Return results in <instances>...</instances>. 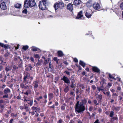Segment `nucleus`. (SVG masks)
Wrapping results in <instances>:
<instances>
[{
	"label": "nucleus",
	"mask_w": 123,
	"mask_h": 123,
	"mask_svg": "<svg viewBox=\"0 0 123 123\" xmlns=\"http://www.w3.org/2000/svg\"><path fill=\"white\" fill-rule=\"evenodd\" d=\"M70 94L73 95L74 97L75 96V94L74 93V92L72 91L71 92Z\"/></svg>",
	"instance_id": "nucleus-47"
},
{
	"label": "nucleus",
	"mask_w": 123,
	"mask_h": 123,
	"mask_svg": "<svg viewBox=\"0 0 123 123\" xmlns=\"http://www.w3.org/2000/svg\"><path fill=\"white\" fill-rule=\"evenodd\" d=\"M100 122L99 121V120L98 119H97L94 123H99Z\"/></svg>",
	"instance_id": "nucleus-51"
},
{
	"label": "nucleus",
	"mask_w": 123,
	"mask_h": 123,
	"mask_svg": "<svg viewBox=\"0 0 123 123\" xmlns=\"http://www.w3.org/2000/svg\"><path fill=\"white\" fill-rule=\"evenodd\" d=\"M48 5L47 0H42L39 3V7L40 9L43 10L46 9L47 6Z\"/></svg>",
	"instance_id": "nucleus-2"
},
{
	"label": "nucleus",
	"mask_w": 123,
	"mask_h": 123,
	"mask_svg": "<svg viewBox=\"0 0 123 123\" xmlns=\"http://www.w3.org/2000/svg\"><path fill=\"white\" fill-rule=\"evenodd\" d=\"M98 111L100 113L102 111V110L101 108H99L98 110Z\"/></svg>",
	"instance_id": "nucleus-61"
},
{
	"label": "nucleus",
	"mask_w": 123,
	"mask_h": 123,
	"mask_svg": "<svg viewBox=\"0 0 123 123\" xmlns=\"http://www.w3.org/2000/svg\"><path fill=\"white\" fill-rule=\"evenodd\" d=\"M32 47H34V48L32 49V50L33 51H37V48L36 47H34L32 46Z\"/></svg>",
	"instance_id": "nucleus-35"
},
{
	"label": "nucleus",
	"mask_w": 123,
	"mask_h": 123,
	"mask_svg": "<svg viewBox=\"0 0 123 123\" xmlns=\"http://www.w3.org/2000/svg\"><path fill=\"white\" fill-rule=\"evenodd\" d=\"M69 90V87L68 86H66L65 87V88L64 90V91L65 92L67 93L68 91Z\"/></svg>",
	"instance_id": "nucleus-24"
},
{
	"label": "nucleus",
	"mask_w": 123,
	"mask_h": 123,
	"mask_svg": "<svg viewBox=\"0 0 123 123\" xmlns=\"http://www.w3.org/2000/svg\"><path fill=\"white\" fill-rule=\"evenodd\" d=\"M117 80L119 81H120L121 80V78H119L118 77H117Z\"/></svg>",
	"instance_id": "nucleus-59"
},
{
	"label": "nucleus",
	"mask_w": 123,
	"mask_h": 123,
	"mask_svg": "<svg viewBox=\"0 0 123 123\" xmlns=\"http://www.w3.org/2000/svg\"><path fill=\"white\" fill-rule=\"evenodd\" d=\"M74 61L75 62H78V60L76 58H75L74 60Z\"/></svg>",
	"instance_id": "nucleus-53"
},
{
	"label": "nucleus",
	"mask_w": 123,
	"mask_h": 123,
	"mask_svg": "<svg viewBox=\"0 0 123 123\" xmlns=\"http://www.w3.org/2000/svg\"><path fill=\"white\" fill-rule=\"evenodd\" d=\"M30 7H32L36 5V3L34 0H30Z\"/></svg>",
	"instance_id": "nucleus-10"
},
{
	"label": "nucleus",
	"mask_w": 123,
	"mask_h": 123,
	"mask_svg": "<svg viewBox=\"0 0 123 123\" xmlns=\"http://www.w3.org/2000/svg\"><path fill=\"white\" fill-rule=\"evenodd\" d=\"M71 83L72 84L70 85L71 87L72 88H75V85L73 81H71Z\"/></svg>",
	"instance_id": "nucleus-27"
},
{
	"label": "nucleus",
	"mask_w": 123,
	"mask_h": 123,
	"mask_svg": "<svg viewBox=\"0 0 123 123\" xmlns=\"http://www.w3.org/2000/svg\"><path fill=\"white\" fill-rule=\"evenodd\" d=\"M114 112L113 111H111L110 114V117H113V116L114 115Z\"/></svg>",
	"instance_id": "nucleus-31"
},
{
	"label": "nucleus",
	"mask_w": 123,
	"mask_h": 123,
	"mask_svg": "<svg viewBox=\"0 0 123 123\" xmlns=\"http://www.w3.org/2000/svg\"><path fill=\"white\" fill-rule=\"evenodd\" d=\"M53 17V16L52 15H49L47 16L48 18H52Z\"/></svg>",
	"instance_id": "nucleus-57"
},
{
	"label": "nucleus",
	"mask_w": 123,
	"mask_h": 123,
	"mask_svg": "<svg viewBox=\"0 0 123 123\" xmlns=\"http://www.w3.org/2000/svg\"><path fill=\"white\" fill-rule=\"evenodd\" d=\"M30 0H25V1L24 7L28 8L30 7Z\"/></svg>",
	"instance_id": "nucleus-8"
},
{
	"label": "nucleus",
	"mask_w": 123,
	"mask_h": 123,
	"mask_svg": "<svg viewBox=\"0 0 123 123\" xmlns=\"http://www.w3.org/2000/svg\"><path fill=\"white\" fill-rule=\"evenodd\" d=\"M92 109L93 108L91 106L89 108V110L90 111H91L92 110Z\"/></svg>",
	"instance_id": "nucleus-55"
},
{
	"label": "nucleus",
	"mask_w": 123,
	"mask_h": 123,
	"mask_svg": "<svg viewBox=\"0 0 123 123\" xmlns=\"http://www.w3.org/2000/svg\"><path fill=\"white\" fill-rule=\"evenodd\" d=\"M61 109L62 110H64L65 109V106L62 105L61 107Z\"/></svg>",
	"instance_id": "nucleus-46"
},
{
	"label": "nucleus",
	"mask_w": 123,
	"mask_h": 123,
	"mask_svg": "<svg viewBox=\"0 0 123 123\" xmlns=\"http://www.w3.org/2000/svg\"><path fill=\"white\" fill-rule=\"evenodd\" d=\"M2 46L3 47H4L5 49H7L8 46L7 45L4 44V45Z\"/></svg>",
	"instance_id": "nucleus-40"
},
{
	"label": "nucleus",
	"mask_w": 123,
	"mask_h": 123,
	"mask_svg": "<svg viewBox=\"0 0 123 123\" xmlns=\"http://www.w3.org/2000/svg\"><path fill=\"white\" fill-rule=\"evenodd\" d=\"M0 7L1 9L4 10H5L6 8L5 4L4 3H2L0 4Z\"/></svg>",
	"instance_id": "nucleus-14"
},
{
	"label": "nucleus",
	"mask_w": 123,
	"mask_h": 123,
	"mask_svg": "<svg viewBox=\"0 0 123 123\" xmlns=\"http://www.w3.org/2000/svg\"><path fill=\"white\" fill-rule=\"evenodd\" d=\"M10 89L8 88L5 89L4 91V92L5 94H8V93H10Z\"/></svg>",
	"instance_id": "nucleus-15"
},
{
	"label": "nucleus",
	"mask_w": 123,
	"mask_h": 123,
	"mask_svg": "<svg viewBox=\"0 0 123 123\" xmlns=\"http://www.w3.org/2000/svg\"><path fill=\"white\" fill-rule=\"evenodd\" d=\"M95 115V114L93 113H92V115L90 116V117L91 118H92V117H93Z\"/></svg>",
	"instance_id": "nucleus-58"
},
{
	"label": "nucleus",
	"mask_w": 123,
	"mask_h": 123,
	"mask_svg": "<svg viewBox=\"0 0 123 123\" xmlns=\"http://www.w3.org/2000/svg\"><path fill=\"white\" fill-rule=\"evenodd\" d=\"M85 109V106L80 102L79 101L77 102L75 105V111L77 112L78 113H82Z\"/></svg>",
	"instance_id": "nucleus-1"
},
{
	"label": "nucleus",
	"mask_w": 123,
	"mask_h": 123,
	"mask_svg": "<svg viewBox=\"0 0 123 123\" xmlns=\"http://www.w3.org/2000/svg\"><path fill=\"white\" fill-rule=\"evenodd\" d=\"M30 76V75L29 74V73H27L26 75H25V76H24V78H23V83H25V82L27 80L26 79H27L28 77H29Z\"/></svg>",
	"instance_id": "nucleus-13"
},
{
	"label": "nucleus",
	"mask_w": 123,
	"mask_h": 123,
	"mask_svg": "<svg viewBox=\"0 0 123 123\" xmlns=\"http://www.w3.org/2000/svg\"><path fill=\"white\" fill-rule=\"evenodd\" d=\"M5 95H4L3 96V98H7L8 97V94H5Z\"/></svg>",
	"instance_id": "nucleus-41"
},
{
	"label": "nucleus",
	"mask_w": 123,
	"mask_h": 123,
	"mask_svg": "<svg viewBox=\"0 0 123 123\" xmlns=\"http://www.w3.org/2000/svg\"><path fill=\"white\" fill-rule=\"evenodd\" d=\"M74 122V121L72 120H70V122L69 123H73Z\"/></svg>",
	"instance_id": "nucleus-64"
},
{
	"label": "nucleus",
	"mask_w": 123,
	"mask_h": 123,
	"mask_svg": "<svg viewBox=\"0 0 123 123\" xmlns=\"http://www.w3.org/2000/svg\"><path fill=\"white\" fill-rule=\"evenodd\" d=\"M92 69L94 71L96 72L100 73V70L96 67H93L92 68Z\"/></svg>",
	"instance_id": "nucleus-11"
},
{
	"label": "nucleus",
	"mask_w": 123,
	"mask_h": 123,
	"mask_svg": "<svg viewBox=\"0 0 123 123\" xmlns=\"http://www.w3.org/2000/svg\"><path fill=\"white\" fill-rule=\"evenodd\" d=\"M5 69L6 72H8L11 70L10 67L9 66H8L7 67H5Z\"/></svg>",
	"instance_id": "nucleus-26"
},
{
	"label": "nucleus",
	"mask_w": 123,
	"mask_h": 123,
	"mask_svg": "<svg viewBox=\"0 0 123 123\" xmlns=\"http://www.w3.org/2000/svg\"><path fill=\"white\" fill-rule=\"evenodd\" d=\"M98 102H101L102 98V95L101 94L98 95Z\"/></svg>",
	"instance_id": "nucleus-25"
},
{
	"label": "nucleus",
	"mask_w": 123,
	"mask_h": 123,
	"mask_svg": "<svg viewBox=\"0 0 123 123\" xmlns=\"http://www.w3.org/2000/svg\"><path fill=\"white\" fill-rule=\"evenodd\" d=\"M27 10L26 9H24L22 12L23 13H25V14H26L27 13Z\"/></svg>",
	"instance_id": "nucleus-36"
},
{
	"label": "nucleus",
	"mask_w": 123,
	"mask_h": 123,
	"mask_svg": "<svg viewBox=\"0 0 123 123\" xmlns=\"http://www.w3.org/2000/svg\"><path fill=\"white\" fill-rule=\"evenodd\" d=\"M14 6L16 8H20L21 7V5L17 3Z\"/></svg>",
	"instance_id": "nucleus-23"
},
{
	"label": "nucleus",
	"mask_w": 123,
	"mask_h": 123,
	"mask_svg": "<svg viewBox=\"0 0 123 123\" xmlns=\"http://www.w3.org/2000/svg\"><path fill=\"white\" fill-rule=\"evenodd\" d=\"M58 56L59 57H61L63 56L64 54L62 52L61 50L58 51L57 52Z\"/></svg>",
	"instance_id": "nucleus-19"
},
{
	"label": "nucleus",
	"mask_w": 123,
	"mask_h": 123,
	"mask_svg": "<svg viewBox=\"0 0 123 123\" xmlns=\"http://www.w3.org/2000/svg\"><path fill=\"white\" fill-rule=\"evenodd\" d=\"M55 95L56 96H57L58 95V90H56V91L55 93Z\"/></svg>",
	"instance_id": "nucleus-39"
},
{
	"label": "nucleus",
	"mask_w": 123,
	"mask_h": 123,
	"mask_svg": "<svg viewBox=\"0 0 123 123\" xmlns=\"http://www.w3.org/2000/svg\"><path fill=\"white\" fill-rule=\"evenodd\" d=\"M31 60L32 61L34 62V59L32 57H31Z\"/></svg>",
	"instance_id": "nucleus-63"
},
{
	"label": "nucleus",
	"mask_w": 123,
	"mask_h": 123,
	"mask_svg": "<svg viewBox=\"0 0 123 123\" xmlns=\"http://www.w3.org/2000/svg\"><path fill=\"white\" fill-rule=\"evenodd\" d=\"M82 11H80L78 13L77 16L75 18L76 19H79L81 18L83 16V15L82 14Z\"/></svg>",
	"instance_id": "nucleus-9"
},
{
	"label": "nucleus",
	"mask_w": 123,
	"mask_h": 123,
	"mask_svg": "<svg viewBox=\"0 0 123 123\" xmlns=\"http://www.w3.org/2000/svg\"><path fill=\"white\" fill-rule=\"evenodd\" d=\"M53 94L52 93H49V98H53Z\"/></svg>",
	"instance_id": "nucleus-34"
},
{
	"label": "nucleus",
	"mask_w": 123,
	"mask_h": 123,
	"mask_svg": "<svg viewBox=\"0 0 123 123\" xmlns=\"http://www.w3.org/2000/svg\"><path fill=\"white\" fill-rule=\"evenodd\" d=\"M67 8L70 11H72V5L71 3H69L67 6Z\"/></svg>",
	"instance_id": "nucleus-20"
},
{
	"label": "nucleus",
	"mask_w": 123,
	"mask_h": 123,
	"mask_svg": "<svg viewBox=\"0 0 123 123\" xmlns=\"http://www.w3.org/2000/svg\"><path fill=\"white\" fill-rule=\"evenodd\" d=\"M13 120V119H11L9 121L10 123H12V122Z\"/></svg>",
	"instance_id": "nucleus-60"
},
{
	"label": "nucleus",
	"mask_w": 123,
	"mask_h": 123,
	"mask_svg": "<svg viewBox=\"0 0 123 123\" xmlns=\"http://www.w3.org/2000/svg\"><path fill=\"white\" fill-rule=\"evenodd\" d=\"M58 4L59 8L61 9L63 8L64 6H66V5H64V3L62 2H59Z\"/></svg>",
	"instance_id": "nucleus-12"
},
{
	"label": "nucleus",
	"mask_w": 123,
	"mask_h": 123,
	"mask_svg": "<svg viewBox=\"0 0 123 123\" xmlns=\"http://www.w3.org/2000/svg\"><path fill=\"white\" fill-rule=\"evenodd\" d=\"M82 3L80 0H74V4L75 6H77L79 8H80L81 7V4Z\"/></svg>",
	"instance_id": "nucleus-3"
},
{
	"label": "nucleus",
	"mask_w": 123,
	"mask_h": 123,
	"mask_svg": "<svg viewBox=\"0 0 123 123\" xmlns=\"http://www.w3.org/2000/svg\"><path fill=\"white\" fill-rule=\"evenodd\" d=\"M112 119L113 120H117V117H113Z\"/></svg>",
	"instance_id": "nucleus-54"
},
{
	"label": "nucleus",
	"mask_w": 123,
	"mask_h": 123,
	"mask_svg": "<svg viewBox=\"0 0 123 123\" xmlns=\"http://www.w3.org/2000/svg\"><path fill=\"white\" fill-rule=\"evenodd\" d=\"M112 86V84L110 83H108L107 87L108 88H110V87Z\"/></svg>",
	"instance_id": "nucleus-43"
},
{
	"label": "nucleus",
	"mask_w": 123,
	"mask_h": 123,
	"mask_svg": "<svg viewBox=\"0 0 123 123\" xmlns=\"http://www.w3.org/2000/svg\"><path fill=\"white\" fill-rule=\"evenodd\" d=\"M91 87L93 90H95L96 89V87L95 85H92L91 86Z\"/></svg>",
	"instance_id": "nucleus-37"
},
{
	"label": "nucleus",
	"mask_w": 123,
	"mask_h": 123,
	"mask_svg": "<svg viewBox=\"0 0 123 123\" xmlns=\"http://www.w3.org/2000/svg\"><path fill=\"white\" fill-rule=\"evenodd\" d=\"M37 65H39V66L41 65V62H39V60H38V62L37 63Z\"/></svg>",
	"instance_id": "nucleus-48"
},
{
	"label": "nucleus",
	"mask_w": 123,
	"mask_h": 123,
	"mask_svg": "<svg viewBox=\"0 0 123 123\" xmlns=\"http://www.w3.org/2000/svg\"><path fill=\"white\" fill-rule=\"evenodd\" d=\"M54 7L55 10H57L59 8L58 3L56 2L55 3L54 5Z\"/></svg>",
	"instance_id": "nucleus-17"
},
{
	"label": "nucleus",
	"mask_w": 123,
	"mask_h": 123,
	"mask_svg": "<svg viewBox=\"0 0 123 123\" xmlns=\"http://www.w3.org/2000/svg\"><path fill=\"white\" fill-rule=\"evenodd\" d=\"M61 79L62 80H63L65 83L68 84L70 83V81L69 79L65 76H64L62 77L61 78Z\"/></svg>",
	"instance_id": "nucleus-4"
},
{
	"label": "nucleus",
	"mask_w": 123,
	"mask_h": 123,
	"mask_svg": "<svg viewBox=\"0 0 123 123\" xmlns=\"http://www.w3.org/2000/svg\"><path fill=\"white\" fill-rule=\"evenodd\" d=\"M28 102H28L27 103L28 104L30 105V106H31L33 104V100H30Z\"/></svg>",
	"instance_id": "nucleus-30"
},
{
	"label": "nucleus",
	"mask_w": 123,
	"mask_h": 123,
	"mask_svg": "<svg viewBox=\"0 0 123 123\" xmlns=\"http://www.w3.org/2000/svg\"><path fill=\"white\" fill-rule=\"evenodd\" d=\"M23 62H21V63H20L18 65L19 68H20L22 67Z\"/></svg>",
	"instance_id": "nucleus-42"
},
{
	"label": "nucleus",
	"mask_w": 123,
	"mask_h": 123,
	"mask_svg": "<svg viewBox=\"0 0 123 123\" xmlns=\"http://www.w3.org/2000/svg\"><path fill=\"white\" fill-rule=\"evenodd\" d=\"M92 5V2L91 0H89L86 3V5L88 7H90Z\"/></svg>",
	"instance_id": "nucleus-18"
},
{
	"label": "nucleus",
	"mask_w": 123,
	"mask_h": 123,
	"mask_svg": "<svg viewBox=\"0 0 123 123\" xmlns=\"http://www.w3.org/2000/svg\"><path fill=\"white\" fill-rule=\"evenodd\" d=\"M120 6L121 9H123V2L120 4Z\"/></svg>",
	"instance_id": "nucleus-45"
},
{
	"label": "nucleus",
	"mask_w": 123,
	"mask_h": 123,
	"mask_svg": "<svg viewBox=\"0 0 123 123\" xmlns=\"http://www.w3.org/2000/svg\"><path fill=\"white\" fill-rule=\"evenodd\" d=\"M120 109V108L118 107H115L113 106L112 107V110L113 111L115 110L116 111H118Z\"/></svg>",
	"instance_id": "nucleus-21"
},
{
	"label": "nucleus",
	"mask_w": 123,
	"mask_h": 123,
	"mask_svg": "<svg viewBox=\"0 0 123 123\" xmlns=\"http://www.w3.org/2000/svg\"><path fill=\"white\" fill-rule=\"evenodd\" d=\"M90 88L89 86L88 87V88L86 89V91L88 92V93H89L90 92Z\"/></svg>",
	"instance_id": "nucleus-50"
},
{
	"label": "nucleus",
	"mask_w": 123,
	"mask_h": 123,
	"mask_svg": "<svg viewBox=\"0 0 123 123\" xmlns=\"http://www.w3.org/2000/svg\"><path fill=\"white\" fill-rule=\"evenodd\" d=\"M1 108V109H4V106L3 105H2L1 104H0V108Z\"/></svg>",
	"instance_id": "nucleus-52"
},
{
	"label": "nucleus",
	"mask_w": 123,
	"mask_h": 123,
	"mask_svg": "<svg viewBox=\"0 0 123 123\" xmlns=\"http://www.w3.org/2000/svg\"><path fill=\"white\" fill-rule=\"evenodd\" d=\"M92 12L91 10H89L86 12L85 15L86 17L88 18H90L92 16Z\"/></svg>",
	"instance_id": "nucleus-5"
},
{
	"label": "nucleus",
	"mask_w": 123,
	"mask_h": 123,
	"mask_svg": "<svg viewBox=\"0 0 123 123\" xmlns=\"http://www.w3.org/2000/svg\"><path fill=\"white\" fill-rule=\"evenodd\" d=\"M82 102H81L83 105L87 103V101L85 99H82L81 100Z\"/></svg>",
	"instance_id": "nucleus-29"
},
{
	"label": "nucleus",
	"mask_w": 123,
	"mask_h": 123,
	"mask_svg": "<svg viewBox=\"0 0 123 123\" xmlns=\"http://www.w3.org/2000/svg\"><path fill=\"white\" fill-rule=\"evenodd\" d=\"M57 57H55L54 58L53 60L54 61H57Z\"/></svg>",
	"instance_id": "nucleus-62"
},
{
	"label": "nucleus",
	"mask_w": 123,
	"mask_h": 123,
	"mask_svg": "<svg viewBox=\"0 0 123 123\" xmlns=\"http://www.w3.org/2000/svg\"><path fill=\"white\" fill-rule=\"evenodd\" d=\"M24 83L20 84V87L25 90L28 89L29 87L28 85H26L28 83V82L25 83V84Z\"/></svg>",
	"instance_id": "nucleus-7"
},
{
	"label": "nucleus",
	"mask_w": 123,
	"mask_h": 123,
	"mask_svg": "<svg viewBox=\"0 0 123 123\" xmlns=\"http://www.w3.org/2000/svg\"><path fill=\"white\" fill-rule=\"evenodd\" d=\"M29 48V47L27 45L24 46L22 48V49L25 50H26Z\"/></svg>",
	"instance_id": "nucleus-28"
},
{
	"label": "nucleus",
	"mask_w": 123,
	"mask_h": 123,
	"mask_svg": "<svg viewBox=\"0 0 123 123\" xmlns=\"http://www.w3.org/2000/svg\"><path fill=\"white\" fill-rule=\"evenodd\" d=\"M83 67H85L86 65V63L81 60H80L79 63Z\"/></svg>",
	"instance_id": "nucleus-22"
},
{
	"label": "nucleus",
	"mask_w": 123,
	"mask_h": 123,
	"mask_svg": "<svg viewBox=\"0 0 123 123\" xmlns=\"http://www.w3.org/2000/svg\"><path fill=\"white\" fill-rule=\"evenodd\" d=\"M34 57L36 58H40V57L38 54H36L34 55Z\"/></svg>",
	"instance_id": "nucleus-33"
},
{
	"label": "nucleus",
	"mask_w": 123,
	"mask_h": 123,
	"mask_svg": "<svg viewBox=\"0 0 123 123\" xmlns=\"http://www.w3.org/2000/svg\"><path fill=\"white\" fill-rule=\"evenodd\" d=\"M31 109L33 111L36 110V107L34 106H33L31 107Z\"/></svg>",
	"instance_id": "nucleus-56"
},
{
	"label": "nucleus",
	"mask_w": 123,
	"mask_h": 123,
	"mask_svg": "<svg viewBox=\"0 0 123 123\" xmlns=\"http://www.w3.org/2000/svg\"><path fill=\"white\" fill-rule=\"evenodd\" d=\"M38 82L37 81H35L33 82V83L34 84V88L36 89L38 87Z\"/></svg>",
	"instance_id": "nucleus-16"
},
{
	"label": "nucleus",
	"mask_w": 123,
	"mask_h": 123,
	"mask_svg": "<svg viewBox=\"0 0 123 123\" xmlns=\"http://www.w3.org/2000/svg\"><path fill=\"white\" fill-rule=\"evenodd\" d=\"M93 7L94 9L98 10L100 9V6L99 3H95L93 4Z\"/></svg>",
	"instance_id": "nucleus-6"
},
{
	"label": "nucleus",
	"mask_w": 123,
	"mask_h": 123,
	"mask_svg": "<svg viewBox=\"0 0 123 123\" xmlns=\"http://www.w3.org/2000/svg\"><path fill=\"white\" fill-rule=\"evenodd\" d=\"M24 106L25 107L24 109L26 110V112H27L29 111L28 107V106H25V105H24Z\"/></svg>",
	"instance_id": "nucleus-32"
},
{
	"label": "nucleus",
	"mask_w": 123,
	"mask_h": 123,
	"mask_svg": "<svg viewBox=\"0 0 123 123\" xmlns=\"http://www.w3.org/2000/svg\"><path fill=\"white\" fill-rule=\"evenodd\" d=\"M109 77L110 78L112 79V78H114V77L113 76H112L111 75V74H109Z\"/></svg>",
	"instance_id": "nucleus-49"
},
{
	"label": "nucleus",
	"mask_w": 123,
	"mask_h": 123,
	"mask_svg": "<svg viewBox=\"0 0 123 123\" xmlns=\"http://www.w3.org/2000/svg\"><path fill=\"white\" fill-rule=\"evenodd\" d=\"M64 73H65L67 74L68 75L70 76V72L68 71H65Z\"/></svg>",
	"instance_id": "nucleus-44"
},
{
	"label": "nucleus",
	"mask_w": 123,
	"mask_h": 123,
	"mask_svg": "<svg viewBox=\"0 0 123 123\" xmlns=\"http://www.w3.org/2000/svg\"><path fill=\"white\" fill-rule=\"evenodd\" d=\"M106 95H107L109 97H111V95L110 94V92L109 91L106 92Z\"/></svg>",
	"instance_id": "nucleus-38"
}]
</instances>
